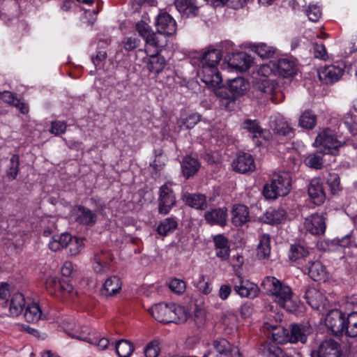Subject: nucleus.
I'll list each match as a JSON object with an SVG mask.
<instances>
[{
  "mask_svg": "<svg viewBox=\"0 0 357 357\" xmlns=\"http://www.w3.org/2000/svg\"><path fill=\"white\" fill-rule=\"evenodd\" d=\"M136 30L145 42L144 51L148 56L146 66L151 73L158 75L165 68L167 62L159 52L163 43L145 22L139 21L136 24Z\"/></svg>",
  "mask_w": 357,
  "mask_h": 357,
  "instance_id": "f257e3e1",
  "label": "nucleus"
},
{
  "mask_svg": "<svg viewBox=\"0 0 357 357\" xmlns=\"http://www.w3.org/2000/svg\"><path fill=\"white\" fill-rule=\"evenodd\" d=\"M222 59L220 50L210 49L205 51L200 57L202 69L200 74L202 80L208 87L213 88L215 91L220 88L222 77L218 70L217 66ZM217 95L219 93L215 92Z\"/></svg>",
  "mask_w": 357,
  "mask_h": 357,
  "instance_id": "f03ea898",
  "label": "nucleus"
},
{
  "mask_svg": "<svg viewBox=\"0 0 357 357\" xmlns=\"http://www.w3.org/2000/svg\"><path fill=\"white\" fill-rule=\"evenodd\" d=\"M261 286L280 306L288 311L294 310L293 292L289 286L271 276L264 278Z\"/></svg>",
  "mask_w": 357,
  "mask_h": 357,
  "instance_id": "7ed1b4c3",
  "label": "nucleus"
},
{
  "mask_svg": "<svg viewBox=\"0 0 357 357\" xmlns=\"http://www.w3.org/2000/svg\"><path fill=\"white\" fill-rule=\"evenodd\" d=\"M291 188V176L289 172H280L273 174L271 182L263 188L266 199H275L280 196L287 195Z\"/></svg>",
  "mask_w": 357,
  "mask_h": 357,
  "instance_id": "20e7f679",
  "label": "nucleus"
},
{
  "mask_svg": "<svg viewBox=\"0 0 357 357\" xmlns=\"http://www.w3.org/2000/svg\"><path fill=\"white\" fill-rule=\"evenodd\" d=\"M343 142L337 139L334 132L330 129L321 130L317 136L314 144L320 148L325 154H334L338 148L342 146Z\"/></svg>",
  "mask_w": 357,
  "mask_h": 357,
  "instance_id": "39448f33",
  "label": "nucleus"
},
{
  "mask_svg": "<svg viewBox=\"0 0 357 357\" xmlns=\"http://www.w3.org/2000/svg\"><path fill=\"white\" fill-rule=\"evenodd\" d=\"M176 197L169 183L162 185L159 190L158 212L166 215L176 204Z\"/></svg>",
  "mask_w": 357,
  "mask_h": 357,
  "instance_id": "423d86ee",
  "label": "nucleus"
},
{
  "mask_svg": "<svg viewBox=\"0 0 357 357\" xmlns=\"http://www.w3.org/2000/svg\"><path fill=\"white\" fill-rule=\"evenodd\" d=\"M155 26L158 33H155L161 40L162 35L172 36L176 33V23L174 19L168 13L159 14L155 20Z\"/></svg>",
  "mask_w": 357,
  "mask_h": 357,
  "instance_id": "0eeeda50",
  "label": "nucleus"
},
{
  "mask_svg": "<svg viewBox=\"0 0 357 357\" xmlns=\"http://www.w3.org/2000/svg\"><path fill=\"white\" fill-rule=\"evenodd\" d=\"M344 73L342 65L332 64L320 68L318 75L321 82L326 84H331L339 81Z\"/></svg>",
  "mask_w": 357,
  "mask_h": 357,
  "instance_id": "6e6552de",
  "label": "nucleus"
},
{
  "mask_svg": "<svg viewBox=\"0 0 357 357\" xmlns=\"http://www.w3.org/2000/svg\"><path fill=\"white\" fill-rule=\"evenodd\" d=\"M341 354L340 344L333 340L323 341L317 348L311 353L312 357H340Z\"/></svg>",
  "mask_w": 357,
  "mask_h": 357,
  "instance_id": "1a4fd4ad",
  "label": "nucleus"
},
{
  "mask_svg": "<svg viewBox=\"0 0 357 357\" xmlns=\"http://www.w3.org/2000/svg\"><path fill=\"white\" fill-rule=\"evenodd\" d=\"M344 314L338 310H331L325 319L326 327L335 335L342 334L345 329Z\"/></svg>",
  "mask_w": 357,
  "mask_h": 357,
  "instance_id": "9d476101",
  "label": "nucleus"
},
{
  "mask_svg": "<svg viewBox=\"0 0 357 357\" xmlns=\"http://www.w3.org/2000/svg\"><path fill=\"white\" fill-rule=\"evenodd\" d=\"M232 282L234 286V290L241 297L254 298L257 297L259 293V288L257 284L243 280L239 275L237 276L236 280L234 279Z\"/></svg>",
  "mask_w": 357,
  "mask_h": 357,
  "instance_id": "9b49d317",
  "label": "nucleus"
},
{
  "mask_svg": "<svg viewBox=\"0 0 357 357\" xmlns=\"http://www.w3.org/2000/svg\"><path fill=\"white\" fill-rule=\"evenodd\" d=\"M232 169L238 173L245 174L255 169L254 158L250 153H239L231 162Z\"/></svg>",
  "mask_w": 357,
  "mask_h": 357,
  "instance_id": "f8f14e48",
  "label": "nucleus"
},
{
  "mask_svg": "<svg viewBox=\"0 0 357 357\" xmlns=\"http://www.w3.org/2000/svg\"><path fill=\"white\" fill-rule=\"evenodd\" d=\"M307 303L315 310L322 311L327 308L328 301L324 294L314 287H308L305 294Z\"/></svg>",
  "mask_w": 357,
  "mask_h": 357,
  "instance_id": "ddd939ff",
  "label": "nucleus"
},
{
  "mask_svg": "<svg viewBox=\"0 0 357 357\" xmlns=\"http://www.w3.org/2000/svg\"><path fill=\"white\" fill-rule=\"evenodd\" d=\"M303 225L305 230L313 235L322 234L326 230L325 218L317 213L306 218Z\"/></svg>",
  "mask_w": 357,
  "mask_h": 357,
  "instance_id": "4468645a",
  "label": "nucleus"
},
{
  "mask_svg": "<svg viewBox=\"0 0 357 357\" xmlns=\"http://www.w3.org/2000/svg\"><path fill=\"white\" fill-rule=\"evenodd\" d=\"M275 64V75L289 77L296 73V64L294 60L288 58H281L273 61Z\"/></svg>",
  "mask_w": 357,
  "mask_h": 357,
  "instance_id": "2eb2a0df",
  "label": "nucleus"
},
{
  "mask_svg": "<svg viewBox=\"0 0 357 357\" xmlns=\"http://www.w3.org/2000/svg\"><path fill=\"white\" fill-rule=\"evenodd\" d=\"M46 285L51 294L58 295L61 293L63 295L70 294L73 290V287L68 281L60 280L56 277H50L46 281Z\"/></svg>",
  "mask_w": 357,
  "mask_h": 357,
  "instance_id": "dca6fc26",
  "label": "nucleus"
},
{
  "mask_svg": "<svg viewBox=\"0 0 357 357\" xmlns=\"http://www.w3.org/2000/svg\"><path fill=\"white\" fill-rule=\"evenodd\" d=\"M308 195L316 205H321L326 199L323 182L319 178H314L308 186Z\"/></svg>",
  "mask_w": 357,
  "mask_h": 357,
  "instance_id": "f3484780",
  "label": "nucleus"
},
{
  "mask_svg": "<svg viewBox=\"0 0 357 357\" xmlns=\"http://www.w3.org/2000/svg\"><path fill=\"white\" fill-rule=\"evenodd\" d=\"M214 349L220 354L227 357H242L238 347H232L224 338H218L213 341Z\"/></svg>",
  "mask_w": 357,
  "mask_h": 357,
  "instance_id": "a211bd4d",
  "label": "nucleus"
},
{
  "mask_svg": "<svg viewBox=\"0 0 357 357\" xmlns=\"http://www.w3.org/2000/svg\"><path fill=\"white\" fill-rule=\"evenodd\" d=\"M252 62V57L243 52L232 55L228 62V66L232 69L243 72L250 68Z\"/></svg>",
  "mask_w": 357,
  "mask_h": 357,
  "instance_id": "6ab92c4d",
  "label": "nucleus"
},
{
  "mask_svg": "<svg viewBox=\"0 0 357 357\" xmlns=\"http://www.w3.org/2000/svg\"><path fill=\"white\" fill-rule=\"evenodd\" d=\"M149 312L153 317L159 322L169 323V315L172 312L171 303L155 304L150 308Z\"/></svg>",
  "mask_w": 357,
  "mask_h": 357,
  "instance_id": "aec40b11",
  "label": "nucleus"
},
{
  "mask_svg": "<svg viewBox=\"0 0 357 357\" xmlns=\"http://www.w3.org/2000/svg\"><path fill=\"white\" fill-rule=\"evenodd\" d=\"M264 328L271 333L269 337H271L275 343L284 344L289 342V331L282 326L265 323Z\"/></svg>",
  "mask_w": 357,
  "mask_h": 357,
  "instance_id": "412c9836",
  "label": "nucleus"
},
{
  "mask_svg": "<svg viewBox=\"0 0 357 357\" xmlns=\"http://www.w3.org/2000/svg\"><path fill=\"white\" fill-rule=\"evenodd\" d=\"M227 209L225 208H218L208 211L204 214L206 221L211 225H218L225 226L227 222Z\"/></svg>",
  "mask_w": 357,
  "mask_h": 357,
  "instance_id": "4be33fe9",
  "label": "nucleus"
},
{
  "mask_svg": "<svg viewBox=\"0 0 357 357\" xmlns=\"http://www.w3.org/2000/svg\"><path fill=\"white\" fill-rule=\"evenodd\" d=\"M307 271L309 276L314 281H325L328 278L326 268L319 261L309 262Z\"/></svg>",
  "mask_w": 357,
  "mask_h": 357,
  "instance_id": "5701e85b",
  "label": "nucleus"
},
{
  "mask_svg": "<svg viewBox=\"0 0 357 357\" xmlns=\"http://www.w3.org/2000/svg\"><path fill=\"white\" fill-rule=\"evenodd\" d=\"M270 126L278 135L290 137L293 133L292 128L288 121L280 116H275L274 119L271 121Z\"/></svg>",
  "mask_w": 357,
  "mask_h": 357,
  "instance_id": "b1692460",
  "label": "nucleus"
},
{
  "mask_svg": "<svg viewBox=\"0 0 357 357\" xmlns=\"http://www.w3.org/2000/svg\"><path fill=\"white\" fill-rule=\"evenodd\" d=\"M24 221L15 215L7 214L0 207V227L4 229H14L17 227H22Z\"/></svg>",
  "mask_w": 357,
  "mask_h": 357,
  "instance_id": "393cba45",
  "label": "nucleus"
},
{
  "mask_svg": "<svg viewBox=\"0 0 357 357\" xmlns=\"http://www.w3.org/2000/svg\"><path fill=\"white\" fill-rule=\"evenodd\" d=\"M177 10L187 17L195 16L198 12L196 0H175Z\"/></svg>",
  "mask_w": 357,
  "mask_h": 357,
  "instance_id": "a878e982",
  "label": "nucleus"
},
{
  "mask_svg": "<svg viewBox=\"0 0 357 357\" xmlns=\"http://www.w3.org/2000/svg\"><path fill=\"white\" fill-rule=\"evenodd\" d=\"M121 289V282L117 276H111L104 282L100 290L101 294L105 297L113 296Z\"/></svg>",
  "mask_w": 357,
  "mask_h": 357,
  "instance_id": "bb28decb",
  "label": "nucleus"
},
{
  "mask_svg": "<svg viewBox=\"0 0 357 357\" xmlns=\"http://www.w3.org/2000/svg\"><path fill=\"white\" fill-rule=\"evenodd\" d=\"M231 220L234 225L241 226L250 220L248 208L243 204H238L234 206Z\"/></svg>",
  "mask_w": 357,
  "mask_h": 357,
  "instance_id": "cd10ccee",
  "label": "nucleus"
},
{
  "mask_svg": "<svg viewBox=\"0 0 357 357\" xmlns=\"http://www.w3.org/2000/svg\"><path fill=\"white\" fill-rule=\"evenodd\" d=\"M183 200L185 204L196 209L204 210L207 207L206 197L204 195L185 192Z\"/></svg>",
  "mask_w": 357,
  "mask_h": 357,
  "instance_id": "c85d7f7f",
  "label": "nucleus"
},
{
  "mask_svg": "<svg viewBox=\"0 0 357 357\" xmlns=\"http://www.w3.org/2000/svg\"><path fill=\"white\" fill-rule=\"evenodd\" d=\"M171 309L169 323L182 324L185 322L190 316L188 310L183 306L171 303Z\"/></svg>",
  "mask_w": 357,
  "mask_h": 357,
  "instance_id": "c756f323",
  "label": "nucleus"
},
{
  "mask_svg": "<svg viewBox=\"0 0 357 357\" xmlns=\"http://www.w3.org/2000/svg\"><path fill=\"white\" fill-rule=\"evenodd\" d=\"M75 216L78 222L86 225H93L96 221V215L84 206H78L75 210Z\"/></svg>",
  "mask_w": 357,
  "mask_h": 357,
  "instance_id": "7c9ffc66",
  "label": "nucleus"
},
{
  "mask_svg": "<svg viewBox=\"0 0 357 357\" xmlns=\"http://www.w3.org/2000/svg\"><path fill=\"white\" fill-rule=\"evenodd\" d=\"M253 88L257 92L270 96L272 95L275 90V84L270 79L255 77Z\"/></svg>",
  "mask_w": 357,
  "mask_h": 357,
  "instance_id": "2f4dec72",
  "label": "nucleus"
},
{
  "mask_svg": "<svg viewBox=\"0 0 357 357\" xmlns=\"http://www.w3.org/2000/svg\"><path fill=\"white\" fill-rule=\"evenodd\" d=\"M309 332V328L305 326H300L298 324L291 325V333L290 334L289 333V342L296 343L300 342L301 343H305Z\"/></svg>",
  "mask_w": 357,
  "mask_h": 357,
  "instance_id": "473e14b6",
  "label": "nucleus"
},
{
  "mask_svg": "<svg viewBox=\"0 0 357 357\" xmlns=\"http://www.w3.org/2000/svg\"><path fill=\"white\" fill-rule=\"evenodd\" d=\"M25 305V298L22 293L16 292L13 294L9 305V310L10 314L13 316L20 315L22 312Z\"/></svg>",
  "mask_w": 357,
  "mask_h": 357,
  "instance_id": "72a5a7b5",
  "label": "nucleus"
},
{
  "mask_svg": "<svg viewBox=\"0 0 357 357\" xmlns=\"http://www.w3.org/2000/svg\"><path fill=\"white\" fill-rule=\"evenodd\" d=\"M1 99L10 105H13L15 107L20 109L22 114H27L29 112V107L26 103L21 102L17 98L15 95L10 91H5L0 93Z\"/></svg>",
  "mask_w": 357,
  "mask_h": 357,
  "instance_id": "f704fd0d",
  "label": "nucleus"
},
{
  "mask_svg": "<svg viewBox=\"0 0 357 357\" xmlns=\"http://www.w3.org/2000/svg\"><path fill=\"white\" fill-rule=\"evenodd\" d=\"M24 318L29 323H36L43 318V313L38 303L31 302L27 303Z\"/></svg>",
  "mask_w": 357,
  "mask_h": 357,
  "instance_id": "c9c22d12",
  "label": "nucleus"
},
{
  "mask_svg": "<svg viewBox=\"0 0 357 357\" xmlns=\"http://www.w3.org/2000/svg\"><path fill=\"white\" fill-rule=\"evenodd\" d=\"M257 249V256L261 259H268L271 254V237L264 234L259 237Z\"/></svg>",
  "mask_w": 357,
  "mask_h": 357,
  "instance_id": "e433bc0d",
  "label": "nucleus"
},
{
  "mask_svg": "<svg viewBox=\"0 0 357 357\" xmlns=\"http://www.w3.org/2000/svg\"><path fill=\"white\" fill-rule=\"evenodd\" d=\"M71 240V236L68 233L53 235L49 243V248L52 251H58L66 248Z\"/></svg>",
  "mask_w": 357,
  "mask_h": 357,
  "instance_id": "4c0bfd02",
  "label": "nucleus"
},
{
  "mask_svg": "<svg viewBox=\"0 0 357 357\" xmlns=\"http://www.w3.org/2000/svg\"><path fill=\"white\" fill-rule=\"evenodd\" d=\"M182 172L186 178L193 176L199 168L198 160L191 156L184 158L181 164Z\"/></svg>",
  "mask_w": 357,
  "mask_h": 357,
  "instance_id": "58836bf2",
  "label": "nucleus"
},
{
  "mask_svg": "<svg viewBox=\"0 0 357 357\" xmlns=\"http://www.w3.org/2000/svg\"><path fill=\"white\" fill-rule=\"evenodd\" d=\"M228 86L234 96H240L248 90L249 84L244 78L239 77L229 80Z\"/></svg>",
  "mask_w": 357,
  "mask_h": 357,
  "instance_id": "ea45409f",
  "label": "nucleus"
},
{
  "mask_svg": "<svg viewBox=\"0 0 357 357\" xmlns=\"http://www.w3.org/2000/svg\"><path fill=\"white\" fill-rule=\"evenodd\" d=\"M108 255L101 252L94 255L93 268L98 273H105L109 271Z\"/></svg>",
  "mask_w": 357,
  "mask_h": 357,
  "instance_id": "a19ab883",
  "label": "nucleus"
},
{
  "mask_svg": "<svg viewBox=\"0 0 357 357\" xmlns=\"http://www.w3.org/2000/svg\"><path fill=\"white\" fill-rule=\"evenodd\" d=\"M285 217L283 210L268 209L262 217V220L269 225L280 223Z\"/></svg>",
  "mask_w": 357,
  "mask_h": 357,
  "instance_id": "79ce46f5",
  "label": "nucleus"
},
{
  "mask_svg": "<svg viewBox=\"0 0 357 357\" xmlns=\"http://www.w3.org/2000/svg\"><path fill=\"white\" fill-rule=\"evenodd\" d=\"M177 222L173 218H167L160 221L157 227L158 233L161 236H167L177 227Z\"/></svg>",
  "mask_w": 357,
  "mask_h": 357,
  "instance_id": "37998d69",
  "label": "nucleus"
},
{
  "mask_svg": "<svg viewBox=\"0 0 357 357\" xmlns=\"http://www.w3.org/2000/svg\"><path fill=\"white\" fill-rule=\"evenodd\" d=\"M345 333L349 337L357 336V312H351L344 318Z\"/></svg>",
  "mask_w": 357,
  "mask_h": 357,
  "instance_id": "c03bdc74",
  "label": "nucleus"
},
{
  "mask_svg": "<svg viewBox=\"0 0 357 357\" xmlns=\"http://www.w3.org/2000/svg\"><path fill=\"white\" fill-rule=\"evenodd\" d=\"M250 48L264 59L273 56L275 52V49L273 47L268 46L265 43L251 44Z\"/></svg>",
  "mask_w": 357,
  "mask_h": 357,
  "instance_id": "a18cd8bd",
  "label": "nucleus"
},
{
  "mask_svg": "<svg viewBox=\"0 0 357 357\" xmlns=\"http://www.w3.org/2000/svg\"><path fill=\"white\" fill-rule=\"evenodd\" d=\"M115 349L119 357H129L135 347L128 340H121L116 343Z\"/></svg>",
  "mask_w": 357,
  "mask_h": 357,
  "instance_id": "49530a36",
  "label": "nucleus"
},
{
  "mask_svg": "<svg viewBox=\"0 0 357 357\" xmlns=\"http://www.w3.org/2000/svg\"><path fill=\"white\" fill-rule=\"evenodd\" d=\"M72 337H75L77 340L85 341L89 342L92 344H94L99 347L100 349H105L107 348L108 344L109 343V340L105 337L100 338L98 341H93L87 336H85L81 333H69Z\"/></svg>",
  "mask_w": 357,
  "mask_h": 357,
  "instance_id": "de8ad7c7",
  "label": "nucleus"
},
{
  "mask_svg": "<svg viewBox=\"0 0 357 357\" xmlns=\"http://www.w3.org/2000/svg\"><path fill=\"white\" fill-rule=\"evenodd\" d=\"M261 352L265 357H281L282 350L277 345L271 343H265L261 347Z\"/></svg>",
  "mask_w": 357,
  "mask_h": 357,
  "instance_id": "09e8293b",
  "label": "nucleus"
},
{
  "mask_svg": "<svg viewBox=\"0 0 357 357\" xmlns=\"http://www.w3.org/2000/svg\"><path fill=\"white\" fill-rule=\"evenodd\" d=\"M317 122L316 116L310 111L304 112L299 119V125L307 129L312 128Z\"/></svg>",
  "mask_w": 357,
  "mask_h": 357,
  "instance_id": "8fccbe9b",
  "label": "nucleus"
},
{
  "mask_svg": "<svg viewBox=\"0 0 357 357\" xmlns=\"http://www.w3.org/2000/svg\"><path fill=\"white\" fill-rule=\"evenodd\" d=\"M201 119V116L198 114H191L185 118L181 119L178 124L181 129L192 128Z\"/></svg>",
  "mask_w": 357,
  "mask_h": 357,
  "instance_id": "3c124183",
  "label": "nucleus"
},
{
  "mask_svg": "<svg viewBox=\"0 0 357 357\" xmlns=\"http://www.w3.org/2000/svg\"><path fill=\"white\" fill-rule=\"evenodd\" d=\"M10 165L6 171V176L9 181H13L16 178L20 165V158L17 155H13L10 160Z\"/></svg>",
  "mask_w": 357,
  "mask_h": 357,
  "instance_id": "603ef678",
  "label": "nucleus"
},
{
  "mask_svg": "<svg viewBox=\"0 0 357 357\" xmlns=\"http://www.w3.org/2000/svg\"><path fill=\"white\" fill-rule=\"evenodd\" d=\"M305 162L310 168L319 169L323 166L322 155L320 153H315L308 155Z\"/></svg>",
  "mask_w": 357,
  "mask_h": 357,
  "instance_id": "864d4df0",
  "label": "nucleus"
},
{
  "mask_svg": "<svg viewBox=\"0 0 357 357\" xmlns=\"http://www.w3.org/2000/svg\"><path fill=\"white\" fill-rule=\"evenodd\" d=\"M275 64L273 61H271L267 63H264L259 66L257 69V75L259 77V78H267L268 77L274 75H275Z\"/></svg>",
  "mask_w": 357,
  "mask_h": 357,
  "instance_id": "5fc2aeb1",
  "label": "nucleus"
},
{
  "mask_svg": "<svg viewBox=\"0 0 357 357\" xmlns=\"http://www.w3.org/2000/svg\"><path fill=\"white\" fill-rule=\"evenodd\" d=\"M308 251L303 245H291L289 251V258L292 261H296L300 258L307 256Z\"/></svg>",
  "mask_w": 357,
  "mask_h": 357,
  "instance_id": "6e6d98bb",
  "label": "nucleus"
},
{
  "mask_svg": "<svg viewBox=\"0 0 357 357\" xmlns=\"http://www.w3.org/2000/svg\"><path fill=\"white\" fill-rule=\"evenodd\" d=\"M68 245H69V251L71 255L79 254L84 247L83 239L72 236Z\"/></svg>",
  "mask_w": 357,
  "mask_h": 357,
  "instance_id": "4d7b16f0",
  "label": "nucleus"
},
{
  "mask_svg": "<svg viewBox=\"0 0 357 357\" xmlns=\"http://www.w3.org/2000/svg\"><path fill=\"white\" fill-rule=\"evenodd\" d=\"M326 180L333 194H335L341 190L340 177L337 174L329 173Z\"/></svg>",
  "mask_w": 357,
  "mask_h": 357,
  "instance_id": "13d9d810",
  "label": "nucleus"
},
{
  "mask_svg": "<svg viewBox=\"0 0 357 357\" xmlns=\"http://www.w3.org/2000/svg\"><path fill=\"white\" fill-rule=\"evenodd\" d=\"M160 342L158 340L151 341L144 349L146 357H158L160 353Z\"/></svg>",
  "mask_w": 357,
  "mask_h": 357,
  "instance_id": "bf43d9fd",
  "label": "nucleus"
},
{
  "mask_svg": "<svg viewBox=\"0 0 357 357\" xmlns=\"http://www.w3.org/2000/svg\"><path fill=\"white\" fill-rule=\"evenodd\" d=\"M243 128L247 130L252 135L254 139L258 137V133L261 129L258 122L256 120L246 119L243 123Z\"/></svg>",
  "mask_w": 357,
  "mask_h": 357,
  "instance_id": "052dcab7",
  "label": "nucleus"
},
{
  "mask_svg": "<svg viewBox=\"0 0 357 357\" xmlns=\"http://www.w3.org/2000/svg\"><path fill=\"white\" fill-rule=\"evenodd\" d=\"M169 287L175 294H181L185 291L186 285L183 280L174 278L169 280Z\"/></svg>",
  "mask_w": 357,
  "mask_h": 357,
  "instance_id": "680f3d73",
  "label": "nucleus"
},
{
  "mask_svg": "<svg viewBox=\"0 0 357 357\" xmlns=\"http://www.w3.org/2000/svg\"><path fill=\"white\" fill-rule=\"evenodd\" d=\"M306 13L309 20L312 22H317L321 16V9L317 5H310Z\"/></svg>",
  "mask_w": 357,
  "mask_h": 357,
  "instance_id": "e2e57ef3",
  "label": "nucleus"
},
{
  "mask_svg": "<svg viewBox=\"0 0 357 357\" xmlns=\"http://www.w3.org/2000/svg\"><path fill=\"white\" fill-rule=\"evenodd\" d=\"M140 40L136 37H126L123 39L122 44L126 51H132L139 46Z\"/></svg>",
  "mask_w": 357,
  "mask_h": 357,
  "instance_id": "0e129e2a",
  "label": "nucleus"
},
{
  "mask_svg": "<svg viewBox=\"0 0 357 357\" xmlns=\"http://www.w3.org/2000/svg\"><path fill=\"white\" fill-rule=\"evenodd\" d=\"M66 130V124L63 121H54L52 123L51 133L55 135L63 134Z\"/></svg>",
  "mask_w": 357,
  "mask_h": 357,
  "instance_id": "69168bd1",
  "label": "nucleus"
},
{
  "mask_svg": "<svg viewBox=\"0 0 357 357\" xmlns=\"http://www.w3.org/2000/svg\"><path fill=\"white\" fill-rule=\"evenodd\" d=\"M314 52L316 58L326 60L328 58L325 46L323 44L315 43L314 45Z\"/></svg>",
  "mask_w": 357,
  "mask_h": 357,
  "instance_id": "338daca9",
  "label": "nucleus"
},
{
  "mask_svg": "<svg viewBox=\"0 0 357 357\" xmlns=\"http://www.w3.org/2000/svg\"><path fill=\"white\" fill-rule=\"evenodd\" d=\"M197 287L204 294H208L211 291V287L208 282L206 281L204 275L200 276Z\"/></svg>",
  "mask_w": 357,
  "mask_h": 357,
  "instance_id": "774afa93",
  "label": "nucleus"
}]
</instances>
